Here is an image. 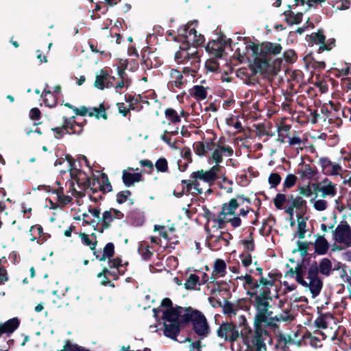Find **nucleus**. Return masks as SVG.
Wrapping results in <instances>:
<instances>
[{
  "label": "nucleus",
  "instance_id": "f257e3e1",
  "mask_svg": "<svg viewBox=\"0 0 351 351\" xmlns=\"http://www.w3.org/2000/svg\"><path fill=\"white\" fill-rule=\"evenodd\" d=\"M194 180H182L180 183L178 184L173 190V195L176 197H181L186 194H202L204 193V188L201 186L197 180L202 181L204 184L211 185L217 179L218 186L224 189L227 193L232 192V181L229 180L228 177H192Z\"/></svg>",
  "mask_w": 351,
  "mask_h": 351
},
{
  "label": "nucleus",
  "instance_id": "f03ea898",
  "mask_svg": "<svg viewBox=\"0 0 351 351\" xmlns=\"http://www.w3.org/2000/svg\"><path fill=\"white\" fill-rule=\"evenodd\" d=\"M332 271V264L330 259L324 258L319 264L317 261H313L307 269L306 278L308 280V289L313 298L319 295L323 286V279L319 276V274L328 277Z\"/></svg>",
  "mask_w": 351,
  "mask_h": 351
},
{
  "label": "nucleus",
  "instance_id": "7ed1b4c3",
  "mask_svg": "<svg viewBox=\"0 0 351 351\" xmlns=\"http://www.w3.org/2000/svg\"><path fill=\"white\" fill-rule=\"evenodd\" d=\"M239 322L240 326L243 327L240 332L235 324L226 322L221 323L217 328V336L230 342L237 341L240 335H241L243 338L247 339V336L251 334L252 329L250 326H248L247 319L244 315L239 317Z\"/></svg>",
  "mask_w": 351,
  "mask_h": 351
},
{
  "label": "nucleus",
  "instance_id": "20e7f679",
  "mask_svg": "<svg viewBox=\"0 0 351 351\" xmlns=\"http://www.w3.org/2000/svg\"><path fill=\"white\" fill-rule=\"evenodd\" d=\"M247 294L252 298V304L256 310L254 318V323L259 324L266 320L265 315H268L271 307L270 301L272 300L271 291L269 289H265L259 294L256 291H247Z\"/></svg>",
  "mask_w": 351,
  "mask_h": 351
},
{
  "label": "nucleus",
  "instance_id": "39448f33",
  "mask_svg": "<svg viewBox=\"0 0 351 351\" xmlns=\"http://www.w3.org/2000/svg\"><path fill=\"white\" fill-rule=\"evenodd\" d=\"M86 179H80V177H70V179L66 182V186H69V190L73 195H76L78 197L85 196L86 191L89 189L92 194H95L99 190V185H101V177H85Z\"/></svg>",
  "mask_w": 351,
  "mask_h": 351
},
{
  "label": "nucleus",
  "instance_id": "423d86ee",
  "mask_svg": "<svg viewBox=\"0 0 351 351\" xmlns=\"http://www.w3.org/2000/svg\"><path fill=\"white\" fill-rule=\"evenodd\" d=\"M182 322L186 325L191 323L194 332L199 336L205 337L210 333V328L204 315L197 309L189 306L186 308Z\"/></svg>",
  "mask_w": 351,
  "mask_h": 351
},
{
  "label": "nucleus",
  "instance_id": "0eeeda50",
  "mask_svg": "<svg viewBox=\"0 0 351 351\" xmlns=\"http://www.w3.org/2000/svg\"><path fill=\"white\" fill-rule=\"evenodd\" d=\"M175 59L179 63L195 64L199 61V56L195 47H189L184 45L180 47V50L176 53Z\"/></svg>",
  "mask_w": 351,
  "mask_h": 351
},
{
  "label": "nucleus",
  "instance_id": "6e6552de",
  "mask_svg": "<svg viewBox=\"0 0 351 351\" xmlns=\"http://www.w3.org/2000/svg\"><path fill=\"white\" fill-rule=\"evenodd\" d=\"M332 238L338 243L351 247V227L347 221H341L332 232Z\"/></svg>",
  "mask_w": 351,
  "mask_h": 351
},
{
  "label": "nucleus",
  "instance_id": "1a4fd4ad",
  "mask_svg": "<svg viewBox=\"0 0 351 351\" xmlns=\"http://www.w3.org/2000/svg\"><path fill=\"white\" fill-rule=\"evenodd\" d=\"M254 333L250 340L252 348L256 351L266 350L265 337H269L268 330L256 323H254Z\"/></svg>",
  "mask_w": 351,
  "mask_h": 351
},
{
  "label": "nucleus",
  "instance_id": "9d476101",
  "mask_svg": "<svg viewBox=\"0 0 351 351\" xmlns=\"http://www.w3.org/2000/svg\"><path fill=\"white\" fill-rule=\"evenodd\" d=\"M210 156L208 157L209 162H214L219 164L222 162L223 157H230L233 154V149L228 145L213 143V149L211 150Z\"/></svg>",
  "mask_w": 351,
  "mask_h": 351
},
{
  "label": "nucleus",
  "instance_id": "9b49d317",
  "mask_svg": "<svg viewBox=\"0 0 351 351\" xmlns=\"http://www.w3.org/2000/svg\"><path fill=\"white\" fill-rule=\"evenodd\" d=\"M307 274V269L303 263L297 264L295 268L290 267V269L285 273V277L294 278L295 281L304 287H308V285L307 281L304 279V276Z\"/></svg>",
  "mask_w": 351,
  "mask_h": 351
},
{
  "label": "nucleus",
  "instance_id": "f8f14e48",
  "mask_svg": "<svg viewBox=\"0 0 351 351\" xmlns=\"http://www.w3.org/2000/svg\"><path fill=\"white\" fill-rule=\"evenodd\" d=\"M237 278L244 280L245 284L247 285L250 289V291H257L260 285L264 287L265 289H269V287H272L274 284V280H269L264 277L260 278L259 281L258 282V280L254 279L251 275L247 274L245 276H241Z\"/></svg>",
  "mask_w": 351,
  "mask_h": 351
},
{
  "label": "nucleus",
  "instance_id": "ddd939ff",
  "mask_svg": "<svg viewBox=\"0 0 351 351\" xmlns=\"http://www.w3.org/2000/svg\"><path fill=\"white\" fill-rule=\"evenodd\" d=\"M186 308L176 306L174 308H167L162 313V319L164 322L175 323L180 322L184 324L182 322L184 313H186Z\"/></svg>",
  "mask_w": 351,
  "mask_h": 351
},
{
  "label": "nucleus",
  "instance_id": "4468645a",
  "mask_svg": "<svg viewBox=\"0 0 351 351\" xmlns=\"http://www.w3.org/2000/svg\"><path fill=\"white\" fill-rule=\"evenodd\" d=\"M282 51V47L280 44L266 43L261 46H254L253 52L255 55L265 56L267 54L277 55Z\"/></svg>",
  "mask_w": 351,
  "mask_h": 351
},
{
  "label": "nucleus",
  "instance_id": "2eb2a0df",
  "mask_svg": "<svg viewBox=\"0 0 351 351\" xmlns=\"http://www.w3.org/2000/svg\"><path fill=\"white\" fill-rule=\"evenodd\" d=\"M315 189L317 191L322 192L321 196L326 197L327 196L334 197L337 194L336 184L325 178L322 182H318Z\"/></svg>",
  "mask_w": 351,
  "mask_h": 351
},
{
  "label": "nucleus",
  "instance_id": "dca6fc26",
  "mask_svg": "<svg viewBox=\"0 0 351 351\" xmlns=\"http://www.w3.org/2000/svg\"><path fill=\"white\" fill-rule=\"evenodd\" d=\"M180 35L183 36L186 45L191 44L193 46L199 45L204 42V36L200 34H198V38H195V29L193 28L189 29L186 27L180 29Z\"/></svg>",
  "mask_w": 351,
  "mask_h": 351
},
{
  "label": "nucleus",
  "instance_id": "f3484780",
  "mask_svg": "<svg viewBox=\"0 0 351 351\" xmlns=\"http://www.w3.org/2000/svg\"><path fill=\"white\" fill-rule=\"evenodd\" d=\"M303 179V185L301 186L299 189L300 194L305 197H310L313 194H315L316 197L317 196V189H315L316 185L318 184V181L315 180L313 181L311 178L313 177H302Z\"/></svg>",
  "mask_w": 351,
  "mask_h": 351
},
{
  "label": "nucleus",
  "instance_id": "a211bd4d",
  "mask_svg": "<svg viewBox=\"0 0 351 351\" xmlns=\"http://www.w3.org/2000/svg\"><path fill=\"white\" fill-rule=\"evenodd\" d=\"M219 306L223 308V312L225 315H227L229 317H232V315H236L237 312L238 311V307L242 309H249V307L246 305V301H239L238 304L235 306L234 304L231 303L227 300H224V304H222L221 302H218Z\"/></svg>",
  "mask_w": 351,
  "mask_h": 351
},
{
  "label": "nucleus",
  "instance_id": "6ab92c4d",
  "mask_svg": "<svg viewBox=\"0 0 351 351\" xmlns=\"http://www.w3.org/2000/svg\"><path fill=\"white\" fill-rule=\"evenodd\" d=\"M323 173L330 176H337L341 174L343 171L341 166L336 163H332L328 158H323L319 160Z\"/></svg>",
  "mask_w": 351,
  "mask_h": 351
},
{
  "label": "nucleus",
  "instance_id": "aec40b11",
  "mask_svg": "<svg viewBox=\"0 0 351 351\" xmlns=\"http://www.w3.org/2000/svg\"><path fill=\"white\" fill-rule=\"evenodd\" d=\"M228 43L230 44V40L227 41L222 40H213L208 43L206 49L212 55L220 58L223 55L225 45Z\"/></svg>",
  "mask_w": 351,
  "mask_h": 351
},
{
  "label": "nucleus",
  "instance_id": "412c9836",
  "mask_svg": "<svg viewBox=\"0 0 351 351\" xmlns=\"http://www.w3.org/2000/svg\"><path fill=\"white\" fill-rule=\"evenodd\" d=\"M185 325V324L180 322H171L169 324L164 322V335L171 339L176 340V338L180 332L181 327L184 326Z\"/></svg>",
  "mask_w": 351,
  "mask_h": 351
},
{
  "label": "nucleus",
  "instance_id": "4be33fe9",
  "mask_svg": "<svg viewBox=\"0 0 351 351\" xmlns=\"http://www.w3.org/2000/svg\"><path fill=\"white\" fill-rule=\"evenodd\" d=\"M190 81L191 77L189 76H184L183 74L178 70L171 71V80L169 81V84L171 87L181 88L183 85Z\"/></svg>",
  "mask_w": 351,
  "mask_h": 351
},
{
  "label": "nucleus",
  "instance_id": "5701e85b",
  "mask_svg": "<svg viewBox=\"0 0 351 351\" xmlns=\"http://www.w3.org/2000/svg\"><path fill=\"white\" fill-rule=\"evenodd\" d=\"M226 274V264L222 259L217 258L214 263V268L210 276V282H215L218 277H223Z\"/></svg>",
  "mask_w": 351,
  "mask_h": 351
},
{
  "label": "nucleus",
  "instance_id": "b1692460",
  "mask_svg": "<svg viewBox=\"0 0 351 351\" xmlns=\"http://www.w3.org/2000/svg\"><path fill=\"white\" fill-rule=\"evenodd\" d=\"M309 40L312 44L320 45L318 49L319 53L331 49L330 45L325 43L326 37L321 31L311 34L309 36Z\"/></svg>",
  "mask_w": 351,
  "mask_h": 351
},
{
  "label": "nucleus",
  "instance_id": "393cba45",
  "mask_svg": "<svg viewBox=\"0 0 351 351\" xmlns=\"http://www.w3.org/2000/svg\"><path fill=\"white\" fill-rule=\"evenodd\" d=\"M313 244L315 253L318 255H324L327 254L330 248V243L326 239L324 235L317 236Z\"/></svg>",
  "mask_w": 351,
  "mask_h": 351
},
{
  "label": "nucleus",
  "instance_id": "a878e982",
  "mask_svg": "<svg viewBox=\"0 0 351 351\" xmlns=\"http://www.w3.org/2000/svg\"><path fill=\"white\" fill-rule=\"evenodd\" d=\"M273 314V311H270L268 313V315H265L266 320L265 322H261L258 324L267 330V328H278V326L276 322L282 320H287V319L282 315L278 317L277 315L274 316Z\"/></svg>",
  "mask_w": 351,
  "mask_h": 351
},
{
  "label": "nucleus",
  "instance_id": "bb28decb",
  "mask_svg": "<svg viewBox=\"0 0 351 351\" xmlns=\"http://www.w3.org/2000/svg\"><path fill=\"white\" fill-rule=\"evenodd\" d=\"M20 325V320L18 317L8 319L4 323H0V337L3 334H10L15 331Z\"/></svg>",
  "mask_w": 351,
  "mask_h": 351
},
{
  "label": "nucleus",
  "instance_id": "cd10ccee",
  "mask_svg": "<svg viewBox=\"0 0 351 351\" xmlns=\"http://www.w3.org/2000/svg\"><path fill=\"white\" fill-rule=\"evenodd\" d=\"M114 219V217H113V215H112V211H104L102 214L101 218L99 219L97 223H96V225H98V223L101 222V228L98 230L99 232L100 233H103L105 230L108 229Z\"/></svg>",
  "mask_w": 351,
  "mask_h": 351
},
{
  "label": "nucleus",
  "instance_id": "c85d7f7f",
  "mask_svg": "<svg viewBox=\"0 0 351 351\" xmlns=\"http://www.w3.org/2000/svg\"><path fill=\"white\" fill-rule=\"evenodd\" d=\"M195 154L199 156H204L207 154L209 151L213 149V143L210 142H196L193 145Z\"/></svg>",
  "mask_w": 351,
  "mask_h": 351
},
{
  "label": "nucleus",
  "instance_id": "c756f323",
  "mask_svg": "<svg viewBox=\"0 0 351 351\" xmlns=\"http://www.w3.org/2000/svg\"><path fill=\"white\" fill-rule=\"evenodd\" d=\"M319 313V317L314 321V325L316 328L319 329H326L328 326V324L327 322L328 319H332L333 315L329 313H321L318 311Z\"/></svg>",
  "mask_w": 351,
  "mask_h": 351
},
{
  "label": "nucleus",
  "instance_id": "7c9ffc66",
  "mask_svg": "<svg viewBox=\"0 0 351 351\" xmlns=\"http://www.w3.org/2000/svg\"><path fill=\"white\" fill-rule=\"evenodd\" d=\"M238 208V203L234 198L230 199L227 203H224L221 207L220 215H234V210Z\"/></svg>",
  "mask_w": 351,
  "mask_h": 351
},
{
  "label": "nucleus",
  "instance_id": "2f4dec72",
  "mask_svg": "<svg viewBox=\"0 0 351 351\" xmlns=\"http://www.w3.org/2000/svg\"><path fill=\"white\" fill-rule=\"evenodd\" d=\"M56 183L59 186L56 189H53V192L56 193L58 202L64 205L68 204L71 202V197L64 194V188L60 180H57Z\"/></svg>",
  "mask_w": 351,
  "mask_h": 351
},
{
  "label": "nucleus",
  "instance_id": "473e14b6",
  "mask_svg": "<svg viewBox=\"0 0 351 351\" xmlns=\"http://www.w3.org/2000/svg\"><path fill=\"white\" fill-rule=\"evenodd\" d=\"M138 252L144 261H149L154 255L153 252L150 251L149 246L147 243H139Z\"/></svg>",
  "mask_w": 351,
  "mask_h": 351
},
{
  "label": "nucleus",
  "instance_id": "72a5a7b5",
  "mask_svg": "<svg viewBox=\"0 0 351 351\" xmlns=\"http://www.w3.org/2000/svg\"><path fill=\"white\" fill-rule=\"evenodd\" d=\"M201 285L199 277L194 274H191L187 278L184 287L187 290L195 289L196 285Z\"/></svg>",
  "mask_w": 351,
  "mask_h": 351
},
{
  "label": "nucleus",
  "instance_id": "f704fd0d",
  "mask_svg": "<svg viewBox=\"0 0 351 351\" xmlns=\"http://www.w3.org/2000/svg\"><path fill=\"white\" fill-rule=\"evenodd\" d=\"M108 266L110 269H117L118 273L121 275H123L125 274L124 270H121V267H123V265L122 264V260L119 257H116L114 258L108 259Z\"/></svg>",
  "mask_w": 351,
  "mask_h": 351
},
{
  "label": "nucleus",
  "instance_id": "c9c22d12",
  "mask_svg": "<svg viewBox=\"0 0 351 351\" xmlns=\"http://www.w3.org/2000/svg\"><path fill=\"white\" fill-rule=\"evenodd\" d=\"M114 254V245L113 243H108L104 247L100 261H104L106 258H112Z\"/></svg>",
  "mask_w": 351,
  "mask_h": 351
},
{
  "label": "nucleus",
  "instance_id": "e433bc0d",
  "mask_svg": "<svg viewBox=\"0 0 351 351\" xmlns=\"http://www.w3.org/2000/svg\"><path fill=\"white\" fill-rule=\"evenodd\" d=\"M223 232L222 231L220 232L219 235H214L210 233L208 234V239L210 241V245L213 250H217L221 247V245L219 244V243L221 242V241H223Z\"/></svg>",
  "mask_w": 351,
  "mask_h": 351
},
{
  "label": "nucleus",
  "instance_id": "4c0bfd02",
  "mask_svg": "<svg viewBox=\"0 0 351 351\" xmlns=\"http://www.w3.org/2000/svg\"><path fill=\"white\" fill-rule=\"evenodd\" d=\"M311 244H312V243H308V242H306V241L303 242V241H297L298 248L297 249H294L292 251V253L294 254V253H296L297 252H300L301 256L304 258V259H303V261H304V258L308 255V246Z\"/></svg>",
  "mask_w": 351,
  "mask_h": 351
},
{
  "label": "nucleus",
  "instance_id": "58836bf2",
  "mask_svg": "<svg viewBox=\"0 0 351 351\" xmlns=\"http://www.w3.org/2000/svg\"><path fill=\"white\" fill-rule=\"evenodd\" d=\"M203 217L207 220V223L205 224V230L207 234H209V232H210V230L208 228V223L210 221H212L213 222L215 221L217 216L206 206L203 207Z\"/></svg>",
  "mask_w": 351,
  "mask_h": 351
},
{
  "label": "nucleus",
  "instance_id": "ea45409f",
  "mask_svg": "<svg viewBox=\"0 0 351 351\" xmlns=\"http://www.w3.org/2000/svg\"><path fill=\"white\" fill-rule=\"evenodd\" d=\"M100 184L101 185H99V191H101L103 194H106L112 191V186L108 180V177H101Z\"/></svg>",
  "mask_w": 351,
  "mask_h": 351
},
{
  "label": "nucleus",
  "instance_id": "a19ab883",
  "mask_svg": "<svg viewBox=\"0 0 351 351\" xmlns=\"http://www.w3.org/2000/svg\"><path fill=\"white\" fill-rule=\"evenodd\" d=\"M107 74L103 71L100 70L96 75L95 82V86L99 89H103L104 82L107 80Z\"/></svg>",
  "mask_w": 351,
  "mask_h": 351
},
{
  "label": "nucleus",
  "instance_id": "79ce46f5",
  "mask_svg": "<svg viewBox=\"0 0 351 351\" xmlns=\"http://www.w3.org/2000/svg\"><path fill=\"white\" fill-rule=\"evenodd\" d=\"M166 117L171 121L173 123H179L180 117L177 112L172 108H167L165 112Z\"/></svg>",
  "mask_w": 351,
  "mask_h": 351
},
{
  "label": "nucleus",
  "instance_id": "37998d69",
  "mask_svg": "<svg viewBox=\"0 0 351 351\" xmlns=\"http://www.w3.org/2000/svg\"><path fill=\"white\" fill-rule=\"evenodd\" d=\"M290 341V337L289 339H287L283 334L280 333L277 337V343L276 344V348H280L282 350H286L287 348V344Z\"/></svg>",
  "mask_w": 351,
  "mask_h": 351
},
{
  "label": "nucleus",
  "instance_id": "c03bdc74",
  "mask_svg": "<svg viewBox=\"0 0 351 351\" xmlns=\"http://www.w3.org/2000/svg\"><path fill=\"white\" fill-rule=\"evenodd\" d=\"M79 237H80L82 242L87 246L90 247V249L91 250H94L95 247H96V245L97 244V241L95 240L94 242H93L90 239L89 236L85 233L81 232L79 234Z\"/></svg>",
  "mask_w": 351,
  "mask_h": 351
},
{
  "label": "nucleus",
  "instance_id": "a18cd8bd",
  "mask_svg": "<svg viewBox=\"0 0 351 351\" xmlns=\"http://www.w3.org/2000/svg\"><path fill=\"white\" fill-rule=\"evenodd\" d=\"M193 95L197 99H204L206 97L207 92L202 86H195L193 87Z\"/></svg>",
  "mask_w": 351,
  "mask_h": 351
},
{
  "label": "nucleus",
  "instance_id": "49530a36",
  "mask_svg": "<svg viewBox=\"0 0 351 351\" xmlns=\"http://www.w3.org/2000/svg\"><path fill=\"white\" fill-rule=\"evenodd\" d=\"M256 58L255 60V64L257 68V69L260 72L265 71L267 69V67L269 65V62L265 58H262L261 57H258V55H256Z\"/></svg>",
  "mask_w": 351,
  "mask_h": 351
},
{
  "label": "nucleus",
  "instance_id": "de8ad7c7",
  "mask_svg": "<svg viewBox=\"0 0 351 351\" xmlns=\"http://www.w3.org/2000/svg\"><path fill=\"white\" fill-rule=\"evenodd\" d=\"M302 218L301 215H298V235L299 239H302L305 237V233L306 232V223L304 221H300V219Z\"/></svg>",
  "mask_w": 351,
  "mask_h": 351
},
{
  "label": "nucleus",
  "instance_id": "09e8293b",
  "mask_svg": "<svg viewBox=\"0 0 351 351\" xmlns=\"http://www.w3.org/2000/svg\"><path fill=\"white\" fill-rule=\"evenodd\" d=\"M276 224V219L272 215H270L266 219L264 220L263 223V227L261 229V231H262L264 228H268V232L270 233L273 226Z\"/></svg>",
  "mask_w": 351,
  "mask_h": 351
},
{
  "label": "nucleus",
  "instance_id": "8fccbe9b",
  "mask_svg": "<svg viewBox=\"0 0 351 351\" xmlns=\"http://www.w3.org/2000/svg\"><path fill=\"white\" fill-rule=\"evenodd\" d=\"M241 243L245 248V251L243 252L250 253L254 251L255 244L253 237H251V239L242 240Z\"/></svg>",
  "mask_w": 351,
  "mask_h": 351
},
{
  "label": "nucleus",
  "instance_id": "3c124183",
  "mask_svg": "<svg viewBox=\"0 0 351 351\" xmlns=\"http://www.w3.org/2000/svg\"><path fill=\"white\" fill-rule=\"evenodd\" d=\"M143 177H122V179L125 186L130 187L134 186L135 183L143 181Z\"/></svg>",
  "mask_w": 351,
  "mask_h": 351
},
{
  "label": "nucleus",
  "instance_id": "603ef678",
  "mask_svg": "<svg viewBox=\"0 0 351 351\" xmlns=\"http://www.w3.org/2000/svg\"><path fill=\"white\" fill-rule=\"evenodd\" d=\"M93 111L89 112L90 116H95L97 119L99 117H103L106 119L107 117L105 112V109L103 106H100L99 108H94L92 109Z\"/></svg>",
  "mask_w": 351,
  "mask_h": 351
},
{
  "label": "nucleus",
  "instance_id": "864d4df0",
  "mask_svg": "<svg viewBox=\"0 0 351 351\" xmlns=\"http://www.w3.org/2000/svg\"><path fill=\"white\" fill-rule=\"evenodd\" d=\"M59 164L60 165H64L66 167V169L60 170L61 173H66L67 171H71L72 169V163L70 156H66V158L65 159H61Z\"/></svg>",
  "mask_w": 351,
  "mask_h": 351
},
{
  "label": "nucleus",
  "instance_id": "5fc2aeb1",
  "mask_svg": "<svg viewBox=\"0 0 351 351\" xmlns=\"http://www.w3.org/2000/svg\"><path fill=\"white\" fill-rule=\"evenodd\" d=\"M239 258L241 259L242 265L245 267H249L252 262V256L250 253L248 252H242L239 255Z\"/></svg>",
  "mask_w": 351,
  "mask_h": 351
},
{
  "label": "nucleus",
  "instance_id": "6e6d98bb",
  "mask_svg": "<svg viewBox=\"0 0 351 351\" xmlns=\"http://www.w3.org/2000/svg\"><path fill=\"white\" fill-rule=\"evenodd\" d=\"M155 167L158 172H167L168 169L167 160L163 158L158 159L156 162Z\"/></svg>",
  "mask_w": 351,
  "mask_h": 351
},
{
  "label": "nucleus",
  "instance_id": "4d7b16f0",
  "mask_svg": "<svg viewBox=\"0 0 351 351\" xmlns=\"http://www.w3.org/2000/svg\"><path fill=\"white\" fill-rule=\"evenodd\" d=\"M286 202V195L285 194L278 193L274 199V204L276 208L282 209L283 204Z\"/></svg>",
  "mask_w": 351,
  "mask_h": 351
},
{
  "label": "nucleus",
  "instance_id": "13d9d810",
  "mask_svg": "<svg viewBox=\"0 0 351 351\" xmlns=\"http://www.w3.org/2000/svg\"><path fill=\"white\" fill-rule=\"evenodd\" d=\"M222 215H219L218 217H216L215 223H217V225H213V228L217 230L218 229H223L225 227V225L228 221L225 219V217H221Z\"/></svg>",
  "mask_w": 351,
  "mask_h": 351
},
{
  "label": "nucleus",
  "instance_id": "bf43d9fd",
  "mask_svg": "<svg viewBox=\"0 0 351 351\" xmlns=\"http://www.w3.org/2000/svg\"><path fill=\"white\" fill-rule=\"evenodd\" d=\"M238 203V207L240 206L250 205L251 200L250 198L245 197L244 195H237L235 198H234Z\"/></svg>",
  "mask_w": 351,
  "mask_h": 351
},
{
  "label": "nucleus",
  "instance_id": "052dcab7",
  "mask_svg": "<svg viewBox=\"0 0 351 351\" xmlns=\"http://www.w3.org/2000/svg\"><path fill=\"white\" fill-rule=\"evenodd\" d=\"M327 202L324 199H318L314 203V208L318 211H323L327 208Z\"/></svg>",
  "mask_w": 351,
  "mask_h": 351
},
{
  "label": "nucleus",
  "instance_id": "680f3d73",
  "mask_svg": "<svg viewBox=\"0 0 351 351\" xmlns=\"http://www.w3.org/2000/svg\"><path fill=\"white\" fill-rule=\"evenodd\" d=\"M154 230L160 231V235L167 240H171L170 237L169 236L168 232L165 230V227L160 225H155Z\"/></svg>",
  "mask_w": 351,
  "mask_h": 351
},
{
  "label": "nucleus",
  "instance_id": "e2e57ef3",
  "mask_svg": "<svg viewBox=\"0 0 351 351\" xmlns=\"http://www.w3.org/2000/svg\"><path fill=\"white\" fill-rule=\"evenodd\" d=\"M306 204V201L301 197H297L292 201L293 207L295 208H302Z\"/></svg>",
  "mask_w": 351,
  "mask_h": 351
},
{
  "label": "nucleus",
  "instance_id": "0e129e2a",
  "mask_svg": "<svg viewBox=\"0 0 351 351\" xmlns=\"http://www.w3.org/2000/svg\"><path fill=\"white\" fill-rule=\"evenodd\" d=\"M298 177H286L283 186L285 189H289L295 185Z\"/></svg>",
  "mask_w": 351,
  "mask_h": 351
},
{
  "label": "nucleus",
  "instance_id": "69168bd1",
  "mask_svg": "<svg viewBox=\"0 0 351 351\" xmlns=\"http://www.w3.org/2000/svg\"><path fill=\"white\" fill-rule=\"evenodd\" d=\"M289 16L292 23L298 24L302 21V14L301 12H298L297 14L291 12L289 14Z\"/></svg>",
  "mask_w": 351,
  "mask_h": 351
},
{
  "label": "nucleus",
  "instance_id": "338daca9",
  "mask_svg": "<svg viewBox=\"0 0 351 351\" xmlns=\"http://www.w3.org/2000/svg\"><path fill=\"white\" fill-rule=\"evenodd\" d=\"M341 154L342 155V159L345 161L351 160V149L347 150L346 149H342L341 150Z\"/></svg>",
  "mask_w": 351,
  "mask_h": 351
},
{
  "label": "nucleus",
  "instance_id": "774afa93",
  "mask_svg": "<svg viewBox=\"0 0 351 351\" xmlns=\"http://www.w3.org/2000/svg\"><path fill=\"white\" fill-rule=\"evenodd\" d=\"M228 222H230L231 226L234 228H238L241 225V219L239 216L230 219Z\"/></svg>",
  "mask_w": 351,
  "mask_h": 351
}]
</instances>
